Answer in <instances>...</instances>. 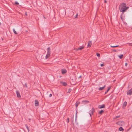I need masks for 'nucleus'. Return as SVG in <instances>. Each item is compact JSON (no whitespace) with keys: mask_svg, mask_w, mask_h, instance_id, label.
<instances>
[{"mask_svg":"<svg viewBox=\"0 0 132 132\" xmlns=\"http://www.w3.org/2000/svg\"><path fill=\"white\" fill-rule=\"evenodd\" d=\"M119 130L120 131H124V129L121 127H120L119 128Z\"/></svg>","mask_w":132,"mask_h":132,"instance_id":"nucleus-19","label":"nucleus"},{"mask_svg":"<svg viewBox=\"0 0 132 132\" xmlns=\"http://www.w3.org/2000/svg\"><path fill=\"white\" fill-rule=\"evenodd\" d=\"M81 77V76H80L79 77H78V78H80Z\"/></svg>","mask_w":132,"mask_h":132,"instance_id":"nucleus-37","label":"nucleus"},{"mask_svg":"<svg viewBox=\"0 0 132 132\" xmlns=\"http://www.w3.org/2000/svg\"><path fill=\"white\" fill-rule=\"evenodd\" d=\"M52 94H50V95H49V97H51L52 96Z\"/></svg>","mask_w":132,"mask_h":132,"instance_id":"nucleus-36","label":"nucleus"},{"mask_svg":"<svg viewBox=\"0 0 132 132\" xmlns=\"http://www.w3.org/2000/svg\"><path fill=\"white\" fill-rule=\"evenodd\" d=\"M61 83L64 86H65L67 85V84L66 82H62Z\"/></svg>","mask_w":132,"mask_h":132,"instance_id":"nucleus-20","label":"nucleus"},{"mask_svg":"<svg viewBox=\"0 0 132 132\" xmlns=\"http://www.w3.org/2000/svg\"><path fill=\"white\" fill-rule=\"evenodd\" d=\"M104 1L105 3H106L107 2V1L106 0H104Z\"/></svg>","mask_w":132,"mask_h":132,"instance_id":"nucleus-39","label":"nucleus"},{"mask_svg":"<svg viewBox=\"0 0 132 132\" xmlns=\"http://www.w3.org/2000/svg\"><path fill=\"white\" fill-rule=\"evenodd\" d=\"M13 31L14 33L15 34H17V33L16 32V31L14 29H13Z\"/></svg>","mask_w":132,"mask_h":132,"instance_id":"nucleus-25","label":"nucleus"},{"mask_svg":"<svg viewBox=\"0 0 132 132\" xmlns=\"http://www.w3.org/2000/svg\"><path fill=\"white\" fill-rule=\"evenodd\" d=\"M25 126L27 128V129L28 130V131L29 132V129L28 127V126H27V125H25Z\"/></svg>","mask_w":132,"mask_h":132,"instance_id":"nucleus-24","label":"nucleus"},{"mask_svg":"<svg viewBox=\"0 0 132 132\" xmlns=\"http://www.w3.org/2000/svg\"><path fill=\"white\" fill-rule=\"evenodd\" d=\"M95 111V110L93 108H92V110L90 111L89 114H90V116L91 117V114H93L94 112Z\"/></svg>","mask_w":132,"mask_h":132,"instance_id":"nucleus-2","label":"nucleus"},{"mask_svg":"<svg viewBox=\"0 0 132 132\" xmlns=\"http://www.w3.org/2000/svg\"><path fill=\"white\" fill-rule=\"evenodd\" d=\"M110 88H111L110 87H109L108 88L107 91H106L105 92V94H104L105 95L106 94L108 93V92L110 90Z\"/></svg>","mask_w":132,"mask_h":132,"instance_id":"nucleus-15","label":"nucleus"},{"mask_svg":"<svg viewBox=\"0 0 132 132\" xmlns=\"http://www.w3.org/2000/svg\"><path fill=\"white\" fill-rule=\"evenodd\" d=\"M127 103L126 101L123 104V109H125L126 106L127 105Z\"/></svg>","mask_w":132,"mask_h":132,"instance_id":"nucleus-8","label":"nucleus"},{"mask_svg":"<svg viewBox=\"0 0 132 132\" xmlns=\"http://www.w3.org/2000/svg\"><path fill=\"white\" fill-rule=\"evenodd\" d=\"M78 16V14H77L76 15V16H75V18H76L77 17V16Z\"/></svg>","mask_w":132,"mask_h":132,"instance_id":"nucleus-31","label":"nucleus"},{"mask_svg":"<svg viewBox=\"0 0 132 132\" xmlns=\"http://www.w3.org/2000/svg\"><path fill=\"white\" fill-rule=\"evenodd\" d=\"M35 106H37L39 104V102L38 100H36L35 101Z\"/></svg>","mask_w":132,"mask_h":132,"instance_id":"nucleus-7","label":"nucleus"},{"mask_svg":"<svg viewBox=\"0 0 132 132\" xmlns=\"http://www.w3.org/2000/svg\"><path fill=\"white\" fill-rule=\"evenodd\" d=\"M96 55H97V56L98 57H100V54L99 53H96Z\"/></svg>","mask_w":132,"mask_h":132,"instance_id":"nucleus-27","label":"nucleus"},{"mask_svg":"<svg viewBox=\"0 0 132 132\" xmlns=\"http://www.w3.org/2000/svg\"><path fill=\"white\" fill-rule=\"evenodd\" d=\"M23 86H24V85H23ZM24 85L26 86V87H27V83H26L25 84H24Z\"/></svg>","mask_w":132,"mask_h":132,"instance_id":"nucleus-30","label":"nucleus"},{"mask_svg":"<svg viewBox=\"0 0 132 132\" xmlns=\"http://www.w3.org/2000/svg\"><path fill=\"white\" fill-rule=\"evenodd\" d=\"M16 92L17 94V97L18 98L20 97H21V95L20 94L19 91L18 90H16Z\"/></svg>","mask_w":132,"mask_h":132,"instance_id":"nucleus-5","label":"nucleus"},{"mask_svg":"<svg viewBox=\"0 0 132 132\" xmlns=\"http://www.w3.org/2000/svg\"><path fill=\"white\" fill-rule=\"evenodd\" d=\"M77 111H76V118L75 119V122H76L77 121Z\"/></svg>","mask_w":132,"mask_h":132,"instance_id":"nucleus-21","label":"nucleus"},{"mask_svg":"<svg viewBox=\"0 0 132 132\" xmlns=\"http://www.w3.org/2000/svg\"><path fill=\"white\" fill-rule=\"evenodd\" d=\"M61 72L63 74H64L67 72V70L65 69H62Z\"/></svg>","mask_w":132,"mask_h":132,"instance_id":"nucleus-13","label":"nucleus"},{"mask_svg":"<svg viewBox=\"0 0 132 132\" xmlns=\"http://www.w3.org/2000/svg\"><path fill=\"white\" fill-rule=\"evenodd\" d=\"M82 102H84L85 103H88L89 102L88 101H82Z\"/></svg>","mask_w":132,"mask_h":132,"instance_id":"nucleus-26","label":"nucleus"},{"mask_svg":"<svg viewBox=\"0 0 132 132\" xmlns=\"http://www.w3.org/2000/svg\"><path fill=\"white\" fill-rule=\"evenodd\" d=\"M114 96V95H112L110 97V99H111Z\"/></svg>","mask_w":132,"mask_h":132,"instance_id":"nucleus-28","label":"nucleus"},{"mask_svg":"<svg viewBox=\"0 0 132 132\" xmlns=\"http://www.w3.org/2000/svg\"><path fill=\"white\" fill-rule=\"evenodd\" d=\"M119 46V45H116V46H112V45L110 46L111 47H113V48L117 47H118Z\"/></svg>","mask_w":132,"mask_h":132,"instance_id":"nucleus-23","label":"nucleus"},{"mask_svg":"<svg viewBox=\"0 0 132 132\" xmlns=\"http://www.w3.org/2000/svg\"><path fill=\"white\" fill-rule=\"evenodd\" d=\"M123 55L122 54H121L120 55H118V56L119 58L120 59H122L123 58Z\"/></svg>","mask_w":132,"mask_h":132,"instance_id":"nucleus-17","label":"nucleus"},{"mask_svg":"<svg viewBox=\"0 0 132 132\" xmlns=\"http://www.w3.org/2000/svg\"><path fill=\"white\" fill-rule=\"evenodd\" d=\"M113 51L114 52H116L117 51L116 50H114Z\"/></svg>","mask_w":132,"mask_h":132,"instance_id":"nucleus-38","label":"nucleus"},{"mask_svg":"<svg viewBox=\"0 0 132 132\" xmlns=\"http://www.w3.org/2000/svg\"><path fill=\"white\" fill-rule=\"evenodd\" d=\"M50 54L47 53L46 55L45 56V58L46 59H47L50 56Z\"/></svg>","mask_w":132,"mask_h":132,"instance_id":"nucleus-14","label":"nucleus"},{"mask_svg":"<svg viewBox=\"0 0 132 132\" xmlns=\"http://www.w3.org/2000/svg\"><path fill=\"white\" fill-rule=\"evenodd\" d=\"M67 122L68 123L69 122V118H68L67 119Z\"/></svg>","mask_w":132,"mask_h":132,"instance_id":"nucleus-33","label":"nucleus"},{"mask_svg":"<svg viewBox=\"0 0 132 132\" xmlns=\"http://www.w3.org/2000/svg\"><path fill=\"white\" fill-rule=\"evenodd\" d=\"M15 4L16 5H18L19 4V3L18 2H15Z\"/></svg>","mask_w":132,"mask_h":132,"instance_id":"nucleus-29","label":"nucleus"},{"mask_svg":"<svg viewBox=\"0 0 132 132\" xmlns=\"http://www.w3.org/2000/svg\"><path fill=\"white\" fill-rule=\"evenodd\" d=\"M80 102H78V103L76 102L75 103V104L76 107V108H77L78 106L80 104Z\"/></svg>","mask_w":132,"mask_h":132,"instance_id":"nucleus-16","label":"nucleus"},{"mask_svg":"<svg viewBox=\"0 0 132 132\" xmlns=\"http://www.w3.org/2000/svg\"><path fill=\"white\" fill-rule=\"evenodd\" d=\"M127 95H131L132 94V88L128 91L127 93Z\"/></svg>","mask_w":132,"mask_h":132,"instance_id":"nucleus-4","label":"nucleus"},{"mask_svg":"<svg viewBox=\"0 0 132 132\" xmlns=\"http://www.w3.org/2000/svg\"><path fill=\"white\" fill-rule=\"evenodd\" d=\"M84 48V46H80L79 48H75L74 50H75L76 51H78L79 50H81L82 49H83Z\"/></svg>","mask_w":132,"mask_h":132,"instance_id":"nucleus-3","label":"nucleus"},{"mask_svg":"<svg viewBox=\"0 0 132 132\" xmlns=\"http://www.w3.org/2000/svg\"><path fill=\"white\" fill-rule=\"evenodd\" d=\"M127 65V63H125V66L126 67Z\"/></svg>","mask_w":132,"mask_h":132,"instance_id":"nucleus-35","label":"nucleus"},{"mask_svg":"<svg viewBox=\"0 0 132 132\" xmlns=\"http://www.w3.org/2000/svg\"><path fill=\"white\" fill-rule=\"evenodd\" d=\"M1 22H0V25H1Z\"/></svg>","mask_w":132,"mask_h":132,"instance_id":"nucleus-41","label":"nucleus"},{"mask_svg":"<svg viewBox=\"0 0 132 132\" xmlns=\"http://www.w3.org/2000/svg\"><path fill=\"white\" fill-rule=\"evenodd\" d=\"M119 116H117L116 117V118H119Z\"/></svg>","mask_w":132,"mask_h":132,"instance_id":"nucleus-40","label":"nucleus"},{"mask_svg":"<svg viewBox=\"0 0 132 132\" xmlns=\"http://www.w3.org/2000/svg\"><path fill=\"white\" fill-rule=\"evenodd\" d=\"M117 124L118 125L121 126L122 124H124V122L123 121H119L117 123Z\"/></svg>","mask_w":132,"mask_h":132,"instance_id":"nucleus-9","label":"nucleus"},{"mask_svg":"<svg viewBox=\"0 0 132 132\" xmlns=\"http://www.w3.org/2000/svg\"><path fill=\"white\" fill-rule=\"evenodd\" d=\"M104 112V111L103 110H101V111H99L98 112L99 114H101Z\"/></svg>","mask_w":132,"mask_h":132,"instance_id":"nucleus-18","label":"nucleus"},{"mask_svg":"<svg viewBox=\"0 0 132 132\" xmlns=\"http://www.w3.org/2000/svg\"><path fill=\"white\" fill-rule=\"evenodd\" d=\"M25 15L26 16L27 15V12H26L25 13Z\"/></svg>","mask_w":132,"mask_h":132,"instance_id":"nucleus-34","label":"nucleus"},{"mask_svg":"<svg viewBox=\"0 0 132 132\" xmlns=\"http://www.w3.org/2000/svg\"><path fill=\"white\" fill-rule=\"evenodd\" d=\"M104 65V64L102 63L101 64V67H103Z\"/></svg>","mask_w":132,"mask_h":132,"instance_id":"nucleus-32","label":"nucleus"},{"mask_svg":"<svg viewBox=\"0 0 132 132\" xmlns=\"http://www.w3.org/2000/svg\"><path fill=\"white\" fill-rule=\"evenodd\" d=\"M129 8V7H126V4L125 3H122L119 7L120 11L121 12H122V13H123L126 11V10Z\"/></svg>","mask_w":132,"mask_h":132,"instance_id":"nucleus-1","label":"nucleus"},{"mask_svg":"<svg viewBox=\"0 0 132 132\" xmlns=\"http://www.w3.org/2000/svg\"><path fill=\"white\" fill-rule=\"evenodd\" d=\"M71 90H72L70 88H69L68 89V91L67 92V93H70L71 92Z\"/></svg>","mask_w":132,"mask_h":132,"instance_id":"nucleus-22","label":"nucleus"},{"mask_svg":"<svg viewBox=\"0 0 132 132\" xmlns=\"http://www.w3.org/2000/svg\"><path fill=\"white\" fill-rule=\"evenodd\" d=\"M92 44V42L91 41H89L88 44L87 46L88 47H90Z\"/></svg>","mask_w":132,"mask_h":132,"instance_id":"nucleus-12","label":"nucleus"},{"mask_svg":"<svg viewBox=\"0 0 132 132\" xmlns=\"http://www.w3.org/2000/svg\"><path fill=\"white\" fill-rule=\"evenodd\" d=\"M131 29H132V28H131Z\"/></svg>","mask_w":132,"mask_h":132,"instance_id":"nucleus-42","label":"nucleus"},{"mask_svg":"<svg viewBox=\"0 0 132 132\" xmlns=\"http://www.w3.org/2000/svg\"><path fill=\"white\" fill-rule=\"evenodd\" d=\"M105 105L104 104H102L98 106V108L99 109H102L105 108Z\"/></svg>","mask_w":132,"mask_h":132,"instance_id":"nucleus-6","label":"nucleus"},{"mask_svg":"<svg viewBox=\"0 0 132 132\" xmlns=\"http://www.w3.org/2000/svg\"><path fill=\"white\" fill-rule=\"evenodd\" d=\"M47 53L48 54H50L51 53V49L50 47H48L47 48Z\"/></svg>","mask_w":132,"mask_h":132,"instance_id":"nucleus-11","label":"nucleus"},{"mask_svg":"<svg viewBox=\"0 0 132 132\" xmlns=\"http://www.w3.org/2000/svg\"><path fill=\"white\" fill-rule=\"evenodd\" d=\"M106 85H105L103 87H100L98 88V90H103L105 87Z\"/></svg>","mask_w":132,"mask_h":132,"instance_id":"nucleus-10","label":"nucleus"}]
</instances>
